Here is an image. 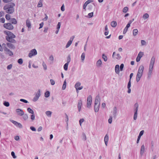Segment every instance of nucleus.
I'll list each match as a JSON object with an SVG mask.
<instances>
[{"label":"nucleus","mask_w":159,"mask_h":159,"mask_svg":"<svg viewBox=\"0 0 159 159\" xmlns=\"http://www.w3.org/2000/svg\"><path fill=\"white\" fill-rule=\"evenodd\" d=\"M112 113H113V117L114 118H116V116L117 115V108L115 106L114 107Z\"/></svg>","instance_id":"14"},{"label":"nucleus","mask_w":159,"mask_h":159,"mask_svg":"<svg viewBox=\"0 0 159 159\" xmlns=\"http://www.w3.org/2000/svg\"><path fill=\"white\" fill-rule=\"evenodd\" d=\"M108 123L109 124H111L112 122V117L111 116H110L108 120Z\"/></svg>","instance_id":"50"},{"label":"nucleus","mask_w":159,"mask_h":159,"mask_svg":"<svg viewBox=\"0 0 159 159\" xmlns=\"http://www.w3.org/2000/svg\"><path fill=\"white\" fill-rule=\"evenodd\" d=\"M43 0H40L38 4L37 7H41L43 6Z\"/></svg>","instance_id":"29"},{"label":"nucleus","mask_w":159,"mask_h":159,"mask_svg":"<svg viewBox=\"0 0 159 159\" xmlns=\"http://www.w3.org/2000/svg\"><path fill=\"white\" fill-rule=\"evenodd\" d=\"M40 96V90L39 89L36 93L35 94V96L34 98L33 101L34 102H36L39 99Z\"/></svg>","instance_id":"9"},{"label":"nucleus","mask_w":159,"mask_h":159,"mask_svg":"<svg viewBox=\"0 0 159 159\" xmlns=\"http://www.w3.org/2000/svg\"><path fill=\"white\" fill-rule=\"evenodd\" d=\"M143 66H140L139 67L136 77V80L137 82H138L140 80V79L143 75Z\"/></svg>","instance_id":"3"},{"label":"nucleus","mask_w":159,"mask_h":159,"mask_svg":"<svg viewBox=\"0 0 159 159\" xmlns=\"http://www.w3.org/2000/svg\"><path fill=\"white\" fill-rule=\"evenodd\" d=\"M5 53L9 56H11L13 55V52L7 48H6L4 51Z\"/></svg>","instance_id":"13"},{"label":"nucleus","mask_w":159,"mask_h":159,"mask_svg":"<svg viewBox=\"0 0 159 159\" xmlns=\"http://www.w3.org/2000/svg\"><path fill=\"white\" fill-rule=\"evenodd\" d=\"M109 140V137L108 135L107 134H106V135L105 136L104 139V141L105 142V145L106 146H107V143L108 142V141Z\"/></svg>","instance_id":"21"},{"label":"nucleus","mask_w":159,"mask_h":159,"mask_svg":"<svg viewBox=\"0 0 159 159\" xmlns=\"http://www.w3.org/2000/svg\"><path fill=\"white\" fill-rule=\"evenodd\" d=\"M4 33L8 36V38H16V36L13 33L9 31H5Z\"/></svg>","instance_id":"10"},{"label":"nucleus","mask_w":159,"mask_h":159,"mask_svg":"<svg viewBox=\"0 0 159 159\" xmlns=\"http://www.w3.org/2000/svg\"><path fill=\"white\" fill-rule=\"evenodd\" d=\"M50 95V92L48 91H46L45 93V97L46 98H48Z\"/></svg>","instance_id":"42"},{"label":"nucleus","mask_w":159,"mask_h":159,"mask_svg":"<svg viewBox=\"0 0 159 159\" xmlns=\"http://www.w3.org/2000/svg\"><path fill=\"white\" fill-rule=\"evenodd\" d=\"M24 120H27L28 118V115L26 114H25L24 112L23 113V115L22 116Z\"/></svg>","instance_id":"27"},{"label":"nucleus","mask_w":159,"mask_h":159,"mask_svg":"<svg viewBox=\"0 0 159 159\" xmlns=\"http://www.w3.org/2000/svg\"><path fill=\"white\" fill-rule=\"evenodd\" d=\"M111 24L112 27H115L117 25V23L116 21H113L111 22Z\"/></svg>","instance_id":"31"},{"label":"nucleus","mask_w":159,"mask_h":159,"mask_svg":"<svg viewBox=\"0 0 159 159\" xmlns=\"http://www.w3.org/2000/svg\"><path fill=\"white\" fill-rule=\"evenodd\" d=\"M17 62L20 65H21L23 62V61L22 58L19 59L17 61Z\"/></svg>","instance_id":"44"},{"label":"nucleus","mask_w":159,"mask_h":159,"mask_svg":"<svg viewBox=\"0 0 159 159\" xmlns=\"http://www.w3.org/2000/svg\"><path fill=\"white\" fill-rule=\"evenodd\" d=\"M100 98L99 95H98L95 98L94 104H100Z\"/></svg>","instance_id":"12"},{"label":"nucleus","mask_w":159,"mask_h":159,"mask_svg":"<svg viewBox=\"0 0 159 159\" xmlns=\"http://www.w3.org/2000/svg\"><path fill=\"white\" fill-rule=\"evenodd\" d=\"M145 151V147L144 145H143L141 147L140 149V155L142 156L144 153Z\"/></svg>","instance_id":"22"},{"label":"nucleus","mask_w":159,"mask_h":159,"mask_svg":"<svg viewBox=\"0 0 159 159\" xmlns=\"http://www.w3.org/2000/svg\"><path fill=\"white\" fill-rule=\"evenodd\" d=\"M81 59L82 61H84L85 58V54L84 53H83L81 55Z\"/></svg>","instance_id":"40"},{"label":"nucleus","mask_w":159,"mask_h":159,"mask_svg":"<svg viewBox=\"0 0 159 159\" xmlns=\"http://www.w3.org/2000/svg\"><path fill=\"white\" fill-rule=\"evenodd\" d=\"M45 114L48 116L50 117L51 116L52 112L50 111H46Z\"/></svg>","instance_id":"32"},{"label":"nucleus","mask_w":159,"mask_h":159,"mask_svg":"<svg viewBox=\"0 0 159 159\" xmlns=\"http://www.w3.org/2000/svg\"><path fill=\"white\" fill-rule=\"evenodd\" d=\"M83 138L82 139L84 141H85L86 140V137L85 134L83 133H82Z\"/></svg>","instance_id":"47"},{"label":"nucleus","mask_w":159,"mask_h":159,"mask_svg":"<svg viewBox=\"0 0 159 159\" xmlns=\"http://www.w3.org/2000/svg\"><path fill=\"white\" fill-rule=\"evenodd\" d=\"M37 52L36 50L35 49H34L31 50L29 53L28 56L31 58L32 56L36 55Z\"/></svg>","instance_id":"7"},{"label":"nucleus","mask_w":159,"mask_h":159,"mask_svg":"<svg viewBox=\"0 0 159 159\" xmlns=\"http://www.w3.org/2000/svg\"><path fill=\"white\" fill-rule=\"evenodd\" d=\"M10 21L11 22V24H16L17 23L16 20L15 18H12L10 19Z\"/></svg>","instance_id":"24"},{"label":"nucleus","mask_w":159,"mask_h":159,"mask_svg":"<svg viewBox=\"0 0 159 159\" xmlns=\"http://www.w3.org/2000/svg\"><path fill=\"white\" fill-rule=\"evenodd\" d=\"M35 115L33 114H32L30 116V118L32 121H33L35 119Z\"/></svg>","instance_id":"46"},{"label":"nucleus","mask_w":159,"mask_h":159,"mask_svg":"<svg viewBox=\"0 0 159 159\" xmlns=\"http://www.w3.org/2000/svg\"><path fill=\"white\" fill-rule=\"evenodd\" d=\"M66 80H65L64 82V83L62 86V90H64L66 89Z\"/></svg>","instance_id":"33"},{"label":"nucleus","mask_w":159,"mask_h":159,"mask_svg":"<svg viewBox=\"0 0 159 159\" xmlns=\"http://www.w3.org/2000/svg\"><path fill=\"white\" fill-rule=\"evenodd\" d=\"M128 10V8L127 7H125L123 10V11L124 13H126Z\"/></svg>","instance_id":"43"},{"label":"nucleus","mask_w":159,"mask_h":159,"mask_svg":"<svg viewBox=\"0 0 159 159\" xmlns=\"http://www.w3.org/2000/svg\"><path fill=\"white\" fill-rule=\"evenodd\" d=\"M61 25V22H58L57 25V29L59 30Z\"/></svg>","instance_id":"49"},{"label":"nucleus","mask_w":159,"mask_h":159,"mask_svg":"<svg viewBox=\"0 0 159 159\" xmlns=\"http://www.w3.org/2000/svg\"><path fill=\"white\" fill-rule=\"evenodd\" d=\"M20 101L21 102H23L25 103H27L28 102V101L27 100H26L25 99H20Z\"/></svg>","instance_id":"55"},{"label":"nucleus","mask_w":159,"mask_h":159,"mask_svg":"<svg viewBox=\"0 0 159 159\" xmlns=\"http://www.w3.org/2000/svg\"><path fill=\"white\" fill-rule=\"evenodd\" d=\"M116 58L118 60L120 59L121 58V57L120 56L119 54H117L116 55Z\"/></svg>","instance_id":"53"},{"label":"nucleus","mask_w":159,"mask_h":159,"mask_svg":"<svg viewBox=\"0 0 159 159\" xmlns=\"http://www.w3.org/2000/svg\"><path fill=\"white\" fill-rule=\"evenodd\" d=\"M75 38V36H73L70 37L69 40L66 46V48H68L71 44L72 42Z\"/></svg>","instance_id":"11"},{"label":"nucleus","mask_w":159,"mask_h":159,"mask_svg":"<svg viewBox=\"0 0 159 159\" xmlns=\"http://www.w3.org/2000/svg\"><path fill=\"white\" fill-rule=\"evenodd\" d=\"M5 18L7 20H10V19H11V16L9 14H7L6 15Z\"/></svg>","instance_id":"39"},{"label":"nucleus","mask_w":159,"mask_h":159,"mask_svg":"<svg viewBox=\"0 0 159 159\" xmlns=\"http://www.w3.org/2000/svg\"><path fill=\"white\" fill-rule=\"evenodd\" d=\"M68 63H66L64 64V66L63 67L64 70L66 71L67 70H68Z\"/></svg>","instance_id":"36"},{"label":"nucleus","mask_w":159,"mask_h":159,"mask_svg":"<svg viewBox=\"0 0 159 159\" xmlns=\"http://www.w3.org/2000/svg\"><path fill=\"white\" fill-rule=\"evenodd\" d=\"M50 82L52 85H53L55 84V82L54 80L52 79H51L50 80Z\"/></svg>","instance_id":"51"},{"label":"nucleus","mask_w":159,"mask_h":159,"mask_svg":"<svg viewBox=\"0 0 159 159\" xmlns=\"http://www.w3.org/2000/svg\"><path fill=\"white\" fill-rule=\"evenodd\" d=\"M43 68L45 70H46L47 69V66L45 63L43 62Z\"/></svg>","instance_id":"52"},{"label":"nucleus","mask_w":159,"mask_h":159,"mask_svg":"<svg viewBox=\"0 0 159 159\" xmlns=\"http://www.w3.org/2000/svg\"><path fill=\"white\" fill-rule=\"evenodd\" d=\"M80 85L81 83L79 82H77L75 85V87L77 93H78V90H80L82 89L83 88L82 86L80 87Z\"/></svg>","instance_id":"6"},{"label":"nucleus","mask_w":159,"mask_h":159,"mask_svg":"<svg viewBox=\"0 0 159 159\" xmlns=\"http://www.w3.org/2000/svg\"><path fill=\"white\" fill-rule=\"evenodd\" d=\"M100 104H94V109L95 112H97L98 111Z\"/></svg>","instance_id":"20"},{"label":"nucleus","mask_w":159,"mask_h":159,"mask_svg":"<svg viewBox=\"0 0 159 159\" xmlns=\"http://www.w3.org/2000/svg\"><path fill=\"white\" fill-rule=\"evenodd\" d=\"M93 0H88L86 1L84 4L83 5V9H85L87 6L90 3L93 2Z\"/></svg>","instance_id":"19"},{"label":"nucleus","mask_w":159,"mask_h":159,"mask_svg":"<svg viewBox=\"0 0 159 159\" xmlns=\"http://www.w3.org/2000/svg\"><path fill=\"white\" fill-rule=\"evenodd\" d=\"M65 115L66 116V119H65V121L66 123L67 126V128L68 126V120H69V118H68V116L65 113Z\"/></svg>","instance_id":"35"},{"label":"nucleus","mask_w":159,"mask_h":159,"mask_svg":"<svg viewBox=\"0 0 159 159\" xmlns=\"http://www.w3.org/2000/svg\"><path fill=\"white\" fill-rule=\"evenodd\" d=\"M12 67V65L11 64L8 65L7 67V69L8 70H10L11 69Z\"/></svg>","instance_id":"54"},{"label":"nucleus","mask_w":159,"mask_h":159,"mask_svg":"<svg viewBox=\"0 0 159 159\" xmlns=\"http://www.w3.org/2000/svg\"><path fill=\"white\" fill-rule=\"evenodd\" d=\"M30 129L33 131H36V129L35 127L33 126H31L30 127Z\"/></svg>","instance_id":"63"},{"label":"nucleus","mask_w":159,"mask_h":159,"mask_svg":"<svg viewBox=\"0 0 159 159\" xmlns=\"http://www.w3.org/2000/svg\"><path fill=\"white\" fill-rule=\"evenodd\" d=\"M13 39V38H8V37L6 38V39L8 41L10 42H11V43H14L16 42V41L15 39Z\"/></svg>","instance_id":"25"},{"label":"nucleus","mask_w":159,"mask_h":159,"mask_svg":"<svg viewBox=\"0 0 159 159\" xmlns=\"http://www.w3.org/2000/svg\"><path fill=\"white\" fill-rule=\"evenodd\" d=\"M124 66V65L123 64H121L120 66V71H122L123 70V68Z\"/></svg>","instance_id":"57"},{"label":"nucleus","mask_w":159,"mask_h":159,"mask_svg":"<svg viewBox=\"0 0 159 159\" xmlns=\"http://www.w3.org/2000/svg\"><path fill=\"white\" fill-rule=\"evenodd\" d=\"M92 102V97L91 95H89L87 98V107L90 108Z\"/></svg>","instance_id":"5"},{"label":"nucleus","mask_w":159,"mask_h":159,"mask_svg":"<svg viewBox=\"0 0 159 159\" xmlns=\"http://www.w3.org/2000/svg\"><path fill=\"white\" fill-rule=\"evenodd\" d=\"M137 114L138 113H134V120H136L137 119Z\"/></svg>","instance_id":"56"},{"label":"nucleus","mask_w":159,"mask_h":159,"mask_svg":"<svg viewBox=\"0 0 159 159\" xmlns=\"http://www.w3.org/2000/svg\"><path fill=\"white\" fill-rule=\"evenodd\" d=\"M7 45L8 47L10 49H14L15 48V46L11 43H7Z\"/></svg>","instance_id":"17"},{"label":"nucleus","mask_w":159,"mask_h":159,"mask_svg":"<svg viewBox=\"0 0 159 159\" xmlns=\"http://www.w3.org/2000/svg\"><path fill=\"white\" fill-rule=\"evenodd\" d=\"M11 155L14 158H16V156L15 155V154L14 152H11Z\"/></svg>","instance_id":"59"},{"label":"nucleus","mask_w":159,"mask_h":159,"mask_svg":"<svg viewBox=\"0 0 159 159\" xmlns=\"http://www.w3.org/2000/svg\"><path fill=\"white\" fill-rule=\"evenodd\" d=\"M26 25L27 27L29 28H31V25L30 20L29 19H27L26 21Z\"/></svg>","instance_id":"28"},{"label":"nucleus","mask_w":159,"mask_h":159,"mask_svg":"<svg viewBox=\"0 0 159 159\" xmlns=\"http://www.w3.org/2000/svg\"><path fill=\"white\" fill-rule=\"evenodd\" d=\"M138 31L137 29H134L133 30V34L134 36H136L138 33Z\"/></svg>","instance_id":"30"},{"label":"nucleus","mask_w":159,"mask_h":159,"mask_svg":"<svg viewBox=\"0 0 159 159\" xmlns=\"http://www.w3.org/2000/svg\"><path fill=\"white\" fill-rule=\"evenodd\" d=\"M2 49H3L4 51L5 50L6 48H7V45L4 43L2 44Z\"/></svg>","instance_id":"48"},{"label":"nucleus","mask_w":159,"mask_h":159,"mask_svg":"<svg viewBox=\"0 0 159 159\" xmlns=\"http://www.w3.org/2000/svg\"><path fill=\"white\" fill-rule=\"evenodd\" d=\"M102 58L103 59L104 61H106L107 60V58L106 56L104 54H102Z\"/></svg>","instance_id":"34"},{"label":"nucleus","mask_w":159,"mask_h":159,"mask_svg":"<svg viewBox=\"0 0 159 159\" xmlns=\"http://www.w3.org/2000/svg\"><path fill=\"white\" fill-rule=\"evenodd\" d=\"M67 62L66 63L69 64L71 61V58L70 55H69L67 57Z\"/></svg>","instance_id":"45"},{"label":"nucleus","mask_w":159,"mask_h":159,"mask_svg":"<svg viewBox=\"0 0 159 159\" xmlns=\"http://www.w3.org/2000/svg\"><path fill=\"white\" fill-rule=\"evenodd\" d=\"M15 4L13 2L9 3L3 7V9L6 13L8 14H12L15 11L14 7Z\"/></svg>","instance_id":"1"},{"label":"nucleus","mask_w":159,"mask_h":159,"mask_svg":"<svg viewBox=\"0 0 159 159\" xmlns=\"http://www.w3.org/2000/svg\"><path fill=\"white\" fill-rule=\"evenodd\" d=\"M49 59L50 61H53L54 59L53 56L52 55H51L50 56Z\"/></svg>","instance_id":"62"},{"label":"nucleus","mask_w":159,"mask_h":159,"mask_svg":"<svg viewBox=\"0 0 159 159\" xmlns=\"http://www.w3.org/2000/svg\"><path fill=\"white\" fill-rule=\"evenodd\" d=\"M96 66L98 67H100L101 66L102 64V61L101 60L99 59L96 62Z\"/></svg>","instance_id":"26"},{"label":"nucleus","mask_w":159,"mask_h":159,"mask_svg":"<svg viewBox=\"0 0 159 159\" xmlns=\"http://www.w3.org/2000/svg\"><path fill=\"white\" fill-rule=\"evenodd\" d=\"M27 111L30 113L33 114H34V111L31 109L30 108H28L27 109Z\"/></svg>","instance_id":"37"},{"label":"nucleus","mask_w":159,"mask_h":159,"mask_svg":"<svg viewBox=\"0 0 159 159\" xmlns=\"http://www.w3.org/2000/svg\"><path fill=\"white\" fill-rule=\"evenodd\" d=\"M149 17V15L147 13L144 14L143 16V19L145 20L146 19L148 18Z\"/></svg>","instance_id":"38"},{"label":"nucleus","mask_w":159,"mask_h":159,"mask_svg":"<svg viewBox=\"0 0 159 159\" xmlns=\"http://www.w3.org/2000/svg\"><path fill=\"white\" fill-rule=\"evenodd\" d=\"M146 42L143 40H141V44L142 45H145L146 44Z\"/></svg>","instance_id":"61"},{"label":"nucleus","mask_w":159,"mask_h":159,"mask_svg":"<svg viewBox=\"0 0 159 159\" xmlns=\"http://www.w3.org/2000/svg\"><path fill=\"white\" fill-rule=\"evenodd\" d=\"M82 105V102L81 100L79 101L77 107L79 112L81 110V106Z\"/></svg>","instance_id":"18"},{"label":"nucleus","mask_w":159,"mask_h":159,"mask_svg":"<svg viewBox=\"0 0 159 159\" xmlns=\"http://www.w3.org/2000/svg\"><path fill=\"white\" fill-rule=\"evenodd\" d=\"M3 105L6 107H8L9 106L10 104L8 102L5 101L3 102Z\"/></svg>","instance_id":"41"},{"label":"nucleus","mask_w":159,"mask_h":159,"mask_svg":"<svg viewBox=\"0 0 159 159\" xmlns=\"http://www.w3.org/2000/svg\"><path fill=\"white\" fill-rule=\"evenodd\" d=\"M10 121L17 127L20 128H22V125L20 123L12 120H10Z\"/></svg>","instance_id":"8"},{"label":"nucleus","mask_w":159,"mask_h":159,"mask_svg":"<svg viewBox=\"0 0 159 159\" xmlns=\"http://www.w3.org/2000/svg\"><path fill=\"white\" fill-rule=\"evenodd\" d=\"M5 22V19L3 18L0 19V22L4 23Z\"/></svg>","instance_id":"64"},{"label":"nucleus","mask_w":159,"mask_h":159,"mask_svg":"<svg viewBox=\"0 0 159 159\" xmlns=\"http://www.w3.org/2000/svg\"><path fill=\"white\" fill-rule=\"evenodd\" d=\"M155 57L154 56L152 57L151 59L149 66L148 73V77L149 78L151 77V75L152 74V70L155 63Z\"/></svg>","instance_id":"2"},{"label":"nucleus","mask_w":159,"mask_h":159,"mask_svg":"<svg viewBox=\"0 0 159 159\" xmlns=\"http://www.w3.org/2000/svg\"><path fill=\"white\" fill-rule=\"evenodd\" d=\"M143 55V53L142 52H140L139 53L136 58V61L137 62H139L140 61L141 58L142 57Z\"/></svg>","instance_id":"15"},{"label":"nucleus","mask_w":159,"mask_h":159,"mask_svg":"<svg viewBox=\"0 0 159 159\" xmlns=\"http://www.w3.org/2000/svg\"><path fill=\"white\" fill-rule=\"evenodd\" d=\"M16 111L17 113V115L20 116H22L23 115L24 111L20 109H17L16 110Z\"/></svg>","instance_id":"16"},{"label":"nucleus","mask_w":159,"mask_h":159,"mask_svg":"<svg viewBox=\"0 0 159 159\" xmlns=\"http://www.w3.org/2000/svg\"><path fill=\"white\" fill-rule=\"evenodd\" d=\"M115 72L117 74H119L120 72L119 70V66L118 65H116L115 67Z\"/></svg>","instance_id":"23"},{"label":"nucleus","mask_w":159,"mask_h":159,"mask_svg":"<svg viewBox=\"0 0 159 159\" xmlns=\"http://www.w3.org/2000/svg\"><path fill=\"white\" fill-rule=\"evenodd\" d=\"M3 27L6 29L9 30H12L14 29L13 25L10 23L4 24L3 25Z\"/></svg>","instance_id":"4"},{"label":"nucleus","mask_w":159,"mask_h":159,"mask_svg":"<svg viewBox=\"0 0 159 159\" xmlns=\"http://www.w3.org/2000/svg\"><path fill=\"white\" fill-rule=\"evenodd\" d=\"M88 15L89 18L92 17L93 16V12H92L89 13Z\"/></svg>","instance_id":"60"},{"label":"nucleus","mask_w":159,"mask_h":159,"mask_svg":"<svg viewBox=\"0 0 159 159\" xmlns=\"http://www.w3.org/2000/svg\"><path fill=\"white\" fill-rule=\"evenodd\" d=\"M84 119H80L79 120V123L80 125V126L81 125V124L84 121Z\"/></svg>","instance_id":"58"}]
</instances>
